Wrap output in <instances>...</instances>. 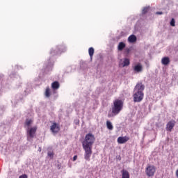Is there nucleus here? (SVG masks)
Instances as JSON below:
<instances>
[{"mask_svg": "<svg viewBox=\"0 0 178 178\" xmlns=\"http://www.w3.org/2000/svg\"><path fill=\"white\" fill-rule=\"evenodd\" d=\"M149 10V7H145V8H143V9L142 10L143 15H145L146 13H147Z\"/></svg>", "mask_w": 178, "mask_h": 178, "instance_id": "b1692460", "label": "nucleus"}, {"mask_svg": "<svg viewBox=\"0 0 178 178\" xmlns=\"http://www.w3.org/2000/svg\"><path fill=\"white\" fill-rule=\"evenodd\" d=\"M122 178H130V175L129 174V172L126 170H122Z\"/></svg>", "mask_w": 178, "mask_h": 178, "instance_id": "f3484780", "label": "nucleus"}, {"mask_svg": "<svg viewBox=\"0 0 178 178\" xmlns=\"http://www.w3.org/2000/svg\"><path fill=\"white\" fill-rule=\"evenodd\" d=\"M128 42H129L131 44H134V42H137V36H136V35H131L128 38Z\"/></svg>", "mask_w": 178, "mask_h": 178, "instance_id": "ddd939ff", "label": "nucleus"}, {"mask_svg": "<svg viewBox=\"0 0 178 178\" xmlns=\"http://www.w3.org/2000/svg\"><path fill=\"white\" fill-rule=\"evenodd\" d=\"M175 23L176 21L175 20V18H172L170 22V26H172V27H175V26H176Z\"/></svg>", "mask_w": 178, "mask_h": 178, "instance_id": "393cba45", "label": "nucleus"}, {"mask_svg": "<svg viewBox=\"0 0 178 178\" xmlns=\"http://www.w3.org/2000/svg\"><path fill=\"white\" fill-rule=\"evenodd\" d=\"M175 124H176V121L175 120H171L168 122L166 125L167 131H172V129H173V127H175Z\"/></svg>", "mask_w": 178, "mask_h": 178, "instance_id": "6e6552de", "label": "nucleus"}, {"mask_svg": "<svg viewBox=\"0 0 178 178\" xmlns=\"http://www.w3.org/2000/svg\"><path fill=\"white\" fill-rule=\"evenodd\" d=\"M44 95H45V97H47V98H49L51 97V90L49 89V87H47L46 88Z\"/></svg>", "mask_w": 178, "mask_h": 178, "instance_id": "6ab92c4d", "label": "nucleus"}, {"mask_svg": "<svg viewBox=\"0 0 178 178\" xmlns=\"http://www.w3.org/2000/svg\"><path fill=\"white\" fill-rule=\"evenodd\" d=\"M145 88V86L142 83H138L135 86L134 91L135 92H143L144 89Z\"/></svg>", "mask_w": 178, "mask_h": 178, "instance_id": "0eeeda50", "label": "nucleus"}, {"mask_svg": "<svg viewBox=\"0 0 178 178\" xmlns=\"http://www.w3.org/2000/svg\"><path fill=\"white\" fill-rule=\"evenodd\" d=\"M155 171L156 169L155 166L154 165H149L145 170L146 175L149 177H152V176H154V175H155Z\"/></svg>", "mask_w": 178, "mask_h": 178, "instance_id": "20e7f679", "label": "nucleus"}, {"mask_svg": "<svg viewBox=\"0 0 178 178\" xmlns=\"http://www.w3.org/2000/svg\"><path fill=\"white\" fill-rule=\"evenodd\" d=\"M39 151L41 152V147L39 148Z\"/></svg>", "mask_w": 178, "mask_h": 178, "instance_id": "7c9ffc66", "label": "nucleus"}, {"mask_svg": "<svg viewBox=\"0 0 178 178\" xmlns=\"http://www.w3.org/2000/svg\"><path fill=\"white\" fill-rule=\"evenodd\" d=\"M66 49L64 48L63 46H60L57 50H51L50 51L51 55H59V54H62V52H65Z\"/></svg>", "mask_w": 178, "mask_h": 178, "instance_id": "423d86ee", "label": "nucleus"}, {"mask_svg": "<svg viewBox=\"0 0 178 178\" xmlns=\"http://www.w3.org/2000/svg\"><path fill=\"white\" fill-rule=\"evenodd\" d=\"M123 109V101L120 99H116L113 102V106L112 108V113L118 115L120 113V111Z\"/></svg>", "mask_w": 178, "mask_h": 178, "instance_id": "f03ea898", "label": "nucleus"}, {"mask_svg": "<svg viewBox=\"0 0 178 178\" xmlns=\"http://www.w3.org/2000/svg\"><path fill=\"white\" fill-rule=\"evenodd\" d=\"M31 123H33V120H26V122H25V126H27L28 127H30V126H31Z\"/></svg>", "mask_w": 178, "mask_h": 178, "instance_id": "5701e85b", "label": "nucleus"}, {"mask_svg": "<svg viewBox=\"0 0 178 178\" xmlns=\"http://www.w3.org/2000/svg\"><path fill=\"white\" fill-rule=\"evenodd\" d=\"M156 15H163V13L161 11H158L156 13Z\"/></svg>", "mask_w": 178, "mask_h": 178, "instance_id": "bb28decb", "label": "nucleus"}, {"mask_svg": "<svg viewBox=\"0 0 178 178\" xmlns=\"http://www.w3.org/2000/svg\"><path fill=\"white\" fill-rule=\"evenodd\" d=\"M118 159H119V161H121L122 157H120V156H118Z\"/></svg>", "mask_w": 178, "mask_h": 178, "instance_id": "c756f323", "label": "nucleus"}, {"mask_svg": "<svg viewBox=\"0 0 178 178\" xmlns=\"http://www.w3.org/2000/svg\"><path fill=\"white\" fill-rule=\"evenodd\" d=\"M131 51V49L125 48L124 50V54L125 55V56H129V54H130Z\"/></svg>", "mask_w": 178, "mask_h": 178, "instance_id": "4be33fe9", "label": "nucleus"}, {"mask_svg": "<svg viewBox=\"0 0 178 178\" xmlns=\"http://www.w3.org/2000/svg\"><path fill=\"white\" fill-rule=\"evenodd\" d=\"M88 52L90 59L92 60V56H94V49L92 47L89 48Z\"/></svg>", "mask_w": 178, "mask_h": 178, "instance_id": "412c9836", "label": "nucleus"}, {"mask_svg": "<svg viewBox=\"0 0 178 178\" xmlns=\"http://www.w3.org/2000/svg\"><path fill=\"white\" fill-rule=\"evenodd\" d=\"M176 176H177V177L178 178V169H177V171H176Z\"/></svg>", "mask_w": 178, "mask_h": 178, "instance_id": "c85d7f7f", "label": "nucleus"}, {"mask_svg": "<svg viewBox=\"0 0 178 178\" xmlns=\"http://www.w3.org/2000/svg\"><path fill=\"white\" fill-rule=\"evenodd\" d=\"M19 178H29V176L26 174L22 175Z\"/></svg>", "mask_w": 178, "mask_h": 178, "instance_id": "a878e982", "label": "nucleus"}, {"mask_svg": "<svg viewBox=\"0 0 178 178\" xmlns=\"http://www.w3.org/2000/svg\"><path fill=\"white\" fill-rule=\"evenodd\" d=\"M60 87V84L58 81H56L51 83V88L54 91H56Z\"/></svg>", "mask_w": 178, "mask_h": 178, "instance_id": "f8f14e48", "label": "nucleus"}, {"mask_svg": "<svg viewBox=\"0 0 178 178\" xmlns=\"http://www.w3.org/2000/svg\"><path fill=\"white\" fill-rule=\"evenodd\" d=\"M143 98V92H135V93L134 94V102H141Z\"/></svg>", "mask_w": 178, "mask_h": 178, "instance_id": "7ed1b4c3", "label": "nucleus"}, {"mask_svg": "<svg viewBox=\"0 0 178 178\" xmlns=\"http://www.w3.org/2000/svg\"><path fill=\"white\" fill-rule=\"evenodd\" d=\"M37 131V127H31V129H27V138H34V134Z\"/></svg>", "mask_w": 178, "mask_h": 178, "instance_id": "39448f33", "label": "nucleus"}, {"mask_svg": "<svg viewBox=\"0 0 178 178\" xmlns=\"http://www.w3.org/2000/svg\"><path fill=\"white\" fill-rule=\"evenodd\" d=\"M95 142V136L94 134L89 133L86 135L85 140L82 143V147L85 151L86 161H90L91 154H92V144Z\"/></svg>", "mask_w": 178, "mask_h": 178, "instance_id": "f257e3e1", "label": "nucleus"}, {"mask_svg": "<svg viewBox=\"0 0 178 178\" xmlns=\"http://www.w3.org/2000/svg\"><path fill=\"white\" fill-rule=\"evenodd\" d=\"M129 141V137L127 136H120L118 138V144H124Z\"/></svg>", "mask_w": 178, "mask_h": 178, "instance_id": "9d476101", "label": "nucleus"}, {"mask_svg": "<svg viewBox=\"0 0 178 178\" xmlns=\"http://www.w3.org/2000/svg\"><path fill=\"white\" fill-rule=\"evenodd\" d=\"M129 65H130V60L125 58L123 61V67H125V66H129Z\"/></svg>", "mask_w": 178, "mask_h": 178, "instance_id": "aec40b11", "label": "nucleus"}, {"mask_svg": "<svg viewBox=\"0 0 178 178\" xmlns=\"http://www.w3.org/2000/svg\"><path fill=\"white\" fill-rule=\"evenodd\" d=\"M125 48H126V43H124V42H120L118 45V50L120 51H122Z\"/></svg>", "mask_w": 178, "mask_h": 178, "instance_id": "4468645a", "label": "nucleus"}, {"mask_svg": "<svg viewBox=\"0 0 178 178\" xmlns=\"http://www.w3.org/2000/svg\"><path fill=\"white\" fill-rule=\"evenodd\" d=\"M106 127L108 130H113V125L112 124V122H111V121H106Z\"/></svg>", "mask_w": 178, "mask_h": 178, "instance_id": "a211bd4d", "label": "nucleus"}, {"mask_svg": "<svg viewBox=\"0 0 178 178\" xmlns=\"http://www.w3.org/2000/svg\"><path fill=\"white\" fill-rule=\"evenodd\" d=\"M73 161H77V155L74 156Z\"/></svg>", "mask_w": 178, "mask_h": 178, "instance_id": "cd10ccee", "label": "nucleus"}, {"mask_svg": "<svg viewBox=\"0 0 178 178\" xmlns=\"http://www.w3.org/2000/svg\"><path fill=\"white\" fill-rule=\"evenodd\" d=\"M161 63L162 65H164V66H168V65L170 63V59L168 56L163 57L161 59Z\"/></svg>", "mask_w": 178, "mask_h": 178, "instance_id": "9b49d317", "label": "nucleus"}, {"mask_svg": "<svg viewBox=\"0 0 178 178\" xmlns=\"http://www.w3.org/2000/svg\"><path fill=\"white\" fill-rule=\"evenodd\" d=\"M134 70L137 72V73H140V72H143V66L141 64H137L134 66Z\"/></svg>", "mask_w": 178, "mask_h": 178, "instance_id": "2eb2a0df", "label": "nucleus"}, {"mask_svg": "<svg viewBox=\"0 0 178 178\" xmlns=\"http://www.w3.org/2000/svg\"><path fill=\"white\" fill-rule=\"evenodd\" d=\"M50 130L52 133H58L60 130V128L56 122H54L53 124L50 127Z\"/></svg>", "mask_w": 178, "mask_h": 178, "instance_id": "1a4fd4ad", "label": "nucleus"}, {"mask_svg": "<svg viewBox=\"0 0 178 178\" xmlns=\"http://www.w3.org/2000/svg\"><path fill=\"white\" fill-rule=\"evenodd\" d=\"M47 151L48 156H49L50 159H53L54 154V151L52 150V147H48Z\"/></svg>", "mask_w": 178, "mask_h": 178, "instance_id": "dca6fc26", "label": "nucleus"}]
</instances>
